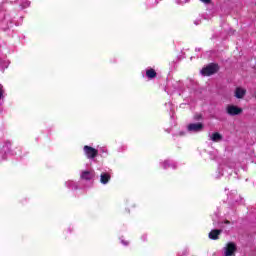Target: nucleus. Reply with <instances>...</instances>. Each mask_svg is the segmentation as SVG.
Returning a JSON list of instances; mask_svg holds the SVG:
<instances>
[{"instance_id": "obj_1", "label": "nucleus", "mask_w": 256, "mask_h": 256, "mask_svg": "<svg viewBox=\"0 0 256 256\" xmlns=\"http://www.w3.org/2000/svg\"><path fill=\"white\" fill-rule=\"evenodd\" d=\"M219 71V66L217 64H209L206 67L202 68L201 75L204 77H209L215 75Z\"/></svg>"}, {"instance_id": "obj_2", "label": "nucleus", "mask_w": 256, "mask_h": 256, "mask_svg": "<svg viewBox=\"0 0 256 256\" xmlns=\"http://www.w3.org/2000/svg\"><path fill=\"white\" fill-rule=\"evenodd\" d=\"M205 129V125L201 122L190 123L187 125V131L189 133H201Z\"/></svg>"}, {"instance_id": "obj_3", "label": "nucleus", "mask_w": 256, "mask_h": 256, "mask_svg": "<svg viewBox=\"0 0 256 256\" xmlns=\"http://www.w3.org/2000/svg\"><path fill=\"white\" fill-rule=\"evenodd\" d=\"M226 113L232 117H235V115H241V113H243V108H239L235 105H228L226 107Z\"/></svg>"}, {"instance_id": "obj_4", "label": "nucleus", "mask_w": 256, "mask_h": 256, "mask_svg": "<svg viewBox=\"0 0 256 256\" xmlns=\"http://www.w3.org/2000/svg\"><path fill=\"white\" fill-rule=\"evenodd\" d=\"M84 153L87 159H95V157L99 154V151L91 146H84Z\"/></svg>"}, {"instance_id": "obj_5", "label": "nucleus", "mask_w": 256, "mask_h": 256, "mask_svg": "<svg viewBox=\"0 0 256 256\" xmlns=\"http://www.w3.org/2000/svg\"><path fill=\"white\" fill-rule=\"evenodd\" d=\"M235 251H237V246L233 242H229L224 247V255L225 256H233V255H235Z\"/></svg>"}, {"instance_id": "obj_6", "label": "nucleus", "mask_w": 256, "mask_h": 256, "mask_svg": "<svg viewBox=\"0 0 256 256\" xmlns=\"http://www.w3.org/2000/svg\"><path fill=\"white\" fill-rule=\"evenodd\" d=\"M95 178V171L93 170H84L81 172L80 174V179H82V181H91V179Z\"/></svg>"}, {"instance_id": "obj_7", "label": "nucleus", "mask_w": 256, "mask_h": 256, "mask_svg": "<svg viewBox=\"0 0 256 256\" xmlns=\"http://www.w3.org/2000/svg\"><path fill=\"white\" fill-rule=\"evenodd\" d=\"M245 95H247V89L243 87H237L234 91V97L236 99H244Z\"/></svg>"}, {"instance_id": "obj_8", "label": "nucleus", "mask_w": 256, "mask_h": 256, "mask_svg": "<svg viewBox=\"0 0 256 256\" xmlns=\"http://www.w3.org/2000/svg\"><path fill=\"white\" fill-rule=\"evenodd\" d=\"M222 230H212L209 234L208 237L209 239H212L213 241H217V239H219V236L221 235Z\"/></svg>"}, {"instance_id": "obj_9", "label": "nucleus", "mask_w": 256, "mask_h": 256, "mask_svg": "<svg viewBox=\"0 0 256 256\" xmlns=\"http://www.w3.org/2000/svg\"><path fill=\"white\" fill-rule=\"evenodd\" d=\"M109 181H111V175L108 173H102L100 175V183H102V185H107Z\"/></svg>"}, {"instance_id": "obj_10", "label": "nucleus", "mask_w": 256, "mask_h": 256, "mask_svg": "<svg viewBox=\"0 0 256 256\" xmlns=\"http://www.w3.org/2000/svg\"><path fill=\"white\" fill-rule=\"evenodd\" d=\"M211 141H214V143H219V141H222L223 136L219 134V132H215L210 135Z\"/></svg>"}, {"instance_id": "obj_11", "label": "nucleus", "mask_w": 256, "mask_h": 256, "mask_svg": "<svg viewBox=\"0 0 256 256\" xmlns=\"http://www.w3.org/2000/svg\"><path fill=\"white\" fill-rule=\"evenodd\" d=\"M146 76L148 77V79H155V77H157V72H155L154 69H148L146 70Z\"/></svg>"}, {"instance_id": "obj_12", "label": "nucleus", "mask_w": 256, "mask_h": 256, "mask_svg": "<svg viewBox=\"0 0 256 256\" xmlns=\"http://www.w3.org/2000/svg\"><path fill=\"white\" fill-rule=\"evenodd\" d=\"M162 165H163V169H169V167H171L172 169H175L177 167L175 163L169 160H165Z\"/></svg>"}, {"instance_id": "obj_13", "label": "nucleus", "mask_w": 256, "mask_h": 256, "mask_svg": "<svg viewBox=\"0 0 256 256\" xmlns=\"http://www.w3.org/2000/svg\"><path fill=\"white\" fill-rule=\"evenodd\" d=\"M66 186L69 187L70 189H77V185L75 184V182L71 180L66 182Z\"/></svg>"}, {"instance_id": "obj_14", "label": "nucleus", "mask_w": 256, "mask_h": 256, "mask_svg": "<svg viewBox=\"0 0 256 256\" xmlns=\"http://www.w3.org/2000/svg\"><path fill=\"white\" fill-rule=\"evenodd\" d=\"M31 5V2L29 1H24L22 4H21V7L22 9H27V7H29Z\"/></svg>"}, {"instance_id": "obj_15", "label": "nucleus", "mask_w": 256, "mask_h": 256, "mask_svg": "<svg viewBox=\"0 0 256 256\" xmlns=\"http://www.w3.org/2000/svg\"><path fill=\"white\" fill-rule=\"evenodd\" d=\"M3 97V85L0 84V99Z\"/></svg>"}, {"instance_id": "obj_16", "label": "nucleus", "mask_w": 256, "mask_h": 256, "mask_svg": "<svg viewBox=\"0 0 256 256\" xmlns=\"http://www.w3.org/2000/svg\"><path fill=\"white\" fill-rule=\"evenodd\" d=\"M5 19V13L0 12V21H3Z\"/></svg>"}, {"instance_id": "obj_17", "label": "nucleus", "mask_w": 256, "mask_h": 256, "mask_svg": "<svg viewBox=\"0 0 256 256\" xmlns=\"http://www.w3.org/2000/svg\"><path fill=\"white\" fill-rule=\"evenodd\" d=\"M202 3H211V0H200Z\"/></svg>"}, {"instance_id": "obj_18", "label": "nucleus", "mask_w": 256, "mask_h": 256, "mask_svg": "<svg viewBox=\"0 0 256 256\" xmlns=\"http://www.w3.org/2000/svg\"><path fill=\"white\" fill-rule=\"evenodd\" d=\"M121 243H122L123 245H129V242H126L125 240H122Z\"/></svg>"}, {"instance_id": "obj_19", "label": "nucleus", "mask_w": 256, "mask_h": 256, "mask_svg": "<svg viewBox=\"0 0 256 256\" xmlns=\"http://www.w3.org/2000/svg\"><path fill=\"white\" fill-rule=\"evenodd\" d=\"M194 23H195V25H199L200 22H199V20H196Z\"/></svg>"}, {"instance_id": "obj_20", "label": "nucleus", "mask_w": 256, "mask_h": 256, "mask_svg": "<svg viewBox=\"0 0 256 256\" xmlns=\"http://www.w3.org/2000/svg\"><path fill=\"white\" fill-rule=\"evenodd\" d=\"M179 135L183 136V135H185V132H180Z\"/></svg>"}, {"instance_id": "obj_21", "label": "nucleus", "mask_w": 256, "mask_h": 256, "mask_svg": "<svg viewBox=\"0 0 256 256\" xmlns=\"http://www.w3.org/2000/svg\"><path fill=\"white\" fill-rule=\"evenodd\" d=\"M226 225H229V221H225Z\"/></svg>"}, {"instance_id": "obj_22", "label": "nucleus", "mask_w": 256, "mask_h": 256, "mask_svg": "<svg viewBox=\"0 0 256 256\" xmlns=\"http://www.w3.org/2000/svg\"><path fill=\"white\" fill-rule=\"evenodd\" d=\"M12 2H14V3H15V2H17V0H12Z\"/></svg>"}]
</instances>
